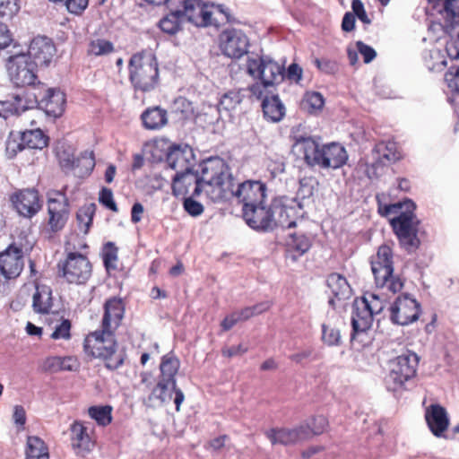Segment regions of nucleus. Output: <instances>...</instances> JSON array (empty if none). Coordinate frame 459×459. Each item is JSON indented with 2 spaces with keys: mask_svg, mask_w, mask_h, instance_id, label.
Returning <instances> with one entry per match:
<instances>
[{
  "mask_svg": "<svg viewBox=\"0 0 459 459\" xmlns=\"http://www.w3.org/2000/svg\"><path fill=\"white\" fill-rule=\"evenodd\" d=\"M70 435L71 445L77 455H84L94 447L95 442L82 421L75 420L70 426Z\"/></svg>",
  "mask_w": 459,
  "mask_h": 459,
  "instance_id": "a878e982",
  "label": "nucleus"
},
{
  "mask_svg": "<svg viewBox=\"0 0 459 459\" xmlns=\"http://www.w3.org/2000/svg\"><path fill=\"white\" fill-rule=\"evenodd\" d=\"M25 459H49L48 447L46 443L36 436L27 438Z\"/></svg>",
  "mask_w": 459,
  "mask_h": 459,
  "instance_id": "f704fd0d",
  "label": "nucleus"
},
{
  "mask_svg": "<svg viewBox=\"0 0 459 459\" xmlns=\"http://www.w3.org/2000/svg\"><path fill=\"white\" fill-rule=\"evenodd\" d=\"M390 320L398 325H408L418 320L420 304L408 294L398 296L389 307Z\"/></svg>",
  "mask_w": 459,
  "mask_h": 459,
  "instance_id": "ddd939ff",
  "label": "nucleus"
},
{
  "mask_svg": "<svg viewBox=\"0 0 459 459\" xmlns=\"http://www.w3.org/2000/svg\"><path fill=\"white\" fill-rule=\"evenodd\" d=\"M13 42V36L7 25L0 22V50L8 48Z\"/></svg>",
  "mask_w": 459,
  "mask_h": 459,
  "instance_id": "680f3d73",
  "label": "nucleus"
},
{
  "mask_svg": "<svg viewBox=\"0 0 459 459\" xmlns=\"http://www.w3.org/2000/svg\"><path fill=\"white\" fill-rule=\"evenodd\" d=\"M89 416L99 426L106 427L112 421V407L110 405H93L88 409Z\"/></svg>",
  "mask_w": 459,
  "mask_h": 459,
  "instance_id": "a19ab883",
  "label": "nucleus"
},
{
  "mask_svg": "<svg viewBox=\"0 0 459 459\" xmlns=\"http://www.w3.org/2000/svg\"><path fill=\"white\" fill-rule=\"evenodd\" d=\"M273 211V203L266 205L264 201L262 204L242 208V214L246 223L253 230L269 231L275 228Z\"/></svg>",
  "mask_w": 459,
  "mask_h": 459,
  "instance_id": "2eb2a0df",
  "label": "nucleus"
},
{
  "mask_svg": "<svg viewBox=\"0 0 459 459\" xmlns=\"http://www.w3.org/2000/svg\"><path fill=\"white\" fill-rule=\"evenodd\" d=\"M194 196L189 195L184 198V209L191 216L196 217L204 212V206L201 203L193 199Z\"/></svg>",
  "mask_w": 459,
  "mask_h": 459,
  "instance_id": "4d7b16f0",
  "label": "nucleus"
},
{
  "mask_svg": "<svg viewBox=\"0 0 459 459\" xmlns=\"http://www.w3.org/2000/svg\"><path fill=\"white\" fill-rule=\"evenodd\" d=\"M322 341L328 346L342 344L341 332L337 325L327 323L322 325Z\"/></svg>",
  "mask_w": 459,
  "mask_h": 459,
  "instance_id": "79ce46f5",
  "label": "nucleus"
},
{
  "mask_svg": "<svg viewBox=\"0 0 459 459\" xmlns=\"http://www.w3.org/2000/svg\"><path fill=\"white\" fill-rule=\"evenodd\" d=\"M114 51V45L105 39H95L89 42L87 53L89 56H104Z\"/></svg>",
  "mask_w": 459,
  "mask_h": 459,
  "instance_id": "37998d69",
  "label": "nucleus"
},
{
  "mask_svg": "<svg viewBox=\"0 0 459 459\" xmlns=\"http://www.w3.org/2000/svg\"><path fill=\"white\" fill-rule=\"evenodd\" d=\"M360 301H365L368 305L367 308H368L369 312H372L373 316L379 314L384 308L383 301L373 293L366 294L360 299Z\"/></svg>",
  "mask_w": 459,
  "mask_h": 459,
  "instance_id": "864d4df0",
  "label": "nucleus"
},
{
  "mask_svg": "<svg viewBox=\"0 0 459 459\" xmlns=\"http://www.w3.org/2000/svg\"><path fill=\"white\" fill-rule=\"evenodd\" d=\"M312 242L309 237L301 232L289 234L285 247L286 253L292 261H297L305 255L311 247Z\"/></svg>",
  "mask_w": 459,
  "mask_h": 459,
  "instance_id": "7c9ffc66",
  "label": "nucleus"
},
{
  "mask_svg": "<svg viewBox=\"0 0 459 459\" xmlns=\"http://www.w3.org/2000/svg\"><path fill=\"white\" fill-rule=\"evenodd\" d=\"M129 80L135 91L150 92L159 84V65L156 56L147 51L134 54L128 64Z\"/></svg>",
  "mask_w": 459,
  "mask_h": 459,
  "instance_id": "39448f33",
  "label": "nucleus"
},
{
  "mask_svg": "<svg viewBox=\"0 0 459 459\" xmlns=\"http://www.w3.org/2000/svg\"><path fill=\"white\" fill-rule=\"evenodd\" d=\"M24 266L22 248L11 245L0 254V271L7 279L18 277Z\"/></svg>",
  "mask_w": 459,
  "mask_h": 459,
  "instance_id": "4be33fe9",
  "label": "nucleus"
},
{
  "mask_svg": "<svg viewBox=\"0 0 459 459\" xmlns=\"http://www.w3.org/2000/svg\"><path fill=\"white\" fill-rule=\"evenodd\" d=\"M367 306L365 301H360V299H356L354 301L351 316V341L355 339L356 335L366 333L372 325L374 316L372 312H369L368 308H367Z\"/></svg>",
  "mask_w": 459,
  "mask_h": 459,
  "instance_id": "393cba45",
  "label": "nucleus"
},
{
  "mask_svg": "<svg viewBox=\"0 0 459 459\" xmlns=\"http://www.w3.org/2000/svg\"><path fill=\"white\" fill-rule=\"evenodd\" d=\"M309 429L307 440L311 439L314 436H319L325 433L329 428L328 419L323 415L314 416L311 419V424H304Z\"/></svg>",
  "mask_w": 459,
  "mask_h": 459,
  "instance_id": "a18cd8bd",
  "label": "nucleus"
},
{
  "mask_svg": "<svg viewBox=\"0 0 459 459\" xmlns=\"http://www.w3.org/2000/svg\"><path fill=\"white\" fill-rule=\"evenodd\" d=\"M166 160L169 166L177 172L191 169L195 163L193 150L187 144L171 145L169 148Z\"/></svg>",
  "mask_w": 459,
  "mask_h": 459,
  "instance_id": "b1692460",
  "label": "nucleus"
},
{
  "mask_svg": "<svg viewBox=\"0 0 459 459\" xmlns=\"http://www.w3.org/2000/svg\"><path fill=\"white\" fill-rule=\"evenodd\" d=\"M308 433V428L304 424H299L292 428H272L266 430L264 435L273 446L281 445L289 446L307 441Z\"/></svg>",
  "mask_w": 459,
  "mask_h": 459,
  "instance_id": "f3484780",
  "label": "nucleus"
},
{
  "mask_svg": "<svg viewBox=\"0 0 459 459\" xmlns=\"http://www.w3.org/2000/svg\"><path fill=\"white\" fill-rule=\"evenodd\" d=\"M71 328V321L61 317L59 324L55 326L53 333L50 334V338L53 340H70L72 336Z\"/></svg>",
  "mask_w": 459,
  "mask_h": 459,
  "instance_id": "09e8293b",
  "label": "nucleus"
},
{
  "mask_svg": "<svg viewBox=\"0 0 459 459\" xmlns=\"http://www.w3.org/2000/svg\"><path fill=\"white\" fill-rule=\"evenodd\" d=\"M273 218L275 227L291 229L296 227L297 222L294 219L296 210L293 207L284 205L279 202L273 203Z\"/></svg>",
  "mask_w": 459,
  "mask_h": 459,
  "instance_id": "72a5a7b5",
  "label": "nucleus"
},
{
  "mask_svg": "<svg viewBox=\"0 0 459 459\" xmlns=\"http://www.w3.org/2000/svg\"><path fill=\"white\" fill-rule=\"evenodd\" d=\"M25 149L22 134L11 133L6 140L5 153L8 158L12 159L17 155L18 152Z\"/></svg>",
  "mask_w": 459,
  "mask_h": 459,
  "instance_id": "de8ad7c7",
  "label": "nucleus"
},
{
  "mask_svg": "<svg viewBox=\"0 0 459 459\" xmlns=\"http://www.w3.org/2000/svg\"><path fill=\"white\" fill-rule=\"evenodd\" d=\"M56 48L53 40L46 36H37L30 43L27 56L37 63L38 66H48L52 62Z\"/></svg>",
  "mask_w": 459,
  "mask_h": 459,
  "instance_id": "aec40b11",
  "label": "nucleus"
},
{
  "mask_svg": "<svg viewBox=\"0 0 459 459\" xmlns=\"http://www.w3.org/2000/svg\"><path fill=\"white\" fill-rule=\"evenodd\" d=\"M394 253L388 245L378 247L375 256L371 259V270L375 283L377 288L386 289L395 294L400 292L404 286V280L397 274H394Z\"/></svg>",
  "mask_w": 459,
  "mask_h": 459,
  "instance_id": "423d86ee",
  "label": "nucleus"
},
{
  "mask_svg": "<svg viewBox=\"0 0 459 459\" xmlns=\"http://www.w3.org/2000/svg\"><path fill=\"white\" fill-rule=\"evenodd\" d=\"M302 68L298 64H291L287 70V76L290 80L299 82L302 78Z\"/></svg>",
  "mask_w": 459,
  "mask_h": 459,
  "instance_id": "774afa93",
  "label": "nucleus"
},
{
  "mask_svg": "<svg viewBox=\"0 0 459 459\" xmlns=\"http://www.w3.org/2000/svg\"><path fill=\"white\" fill-rule=\"evenodd\" d=\"M355 15L351 12H347L342 18V30L346 32L353 30L355 28Z\"/></svg>",
  "mask_w": 459,
  "mask_h": 459,
  "instance_id": "69168bd1",
  "label": "nucleus"
},
{
  "mask_svg": "<svg viewBox=\"0 0 459 459\" xmlns=\"http://www.w3.org/2000/svg\"><path fill=\"white\" fill-rule=\"evenodd\" d=\"M295 146L309 167L336 169L342 167L348 160L345 148L338 143L320 146L311 137H300L296 141Z\"/></svg>",
  "mask_w": 459,
  "mask_h": 459,
  "instance_id": "7ed1b4c3",
  "label": "nucleus"
},
{
  "mask_svg": "<svg viewBox=\"0 0 459 459\" xmlns=\"http://www.w3.org/2000/svg\"><path fill=\"white\" fill-rule=\"evenodd\" d=\"M53 307L52 290L49 286L35 283L32 308L38 314H49Z\"/></svg>",
  "mask_w": 459,
  "mask_h": 459,
  "instance_id": "2f4dec72",
  "label": "nucleus"
},
{
  "mask_svg": "<svg viewBox=\"0 0 459 459\" xmlns=\"http://www.w3.org/2000/svg\"><path fill=\"white\" fill-rule=\"evenodd\" d=\"M314 64L320 72L327 74H333L338 71L337 62L331 59L316 58Z\"/></svg>",
  "mask_w": 459,
  "mask_h": 459,
  "instance_id": "6e6d98bb",
  "label": "nucleus"
},
{
  "mask_svg": "<svg viewBox=\"0 0 459 459\" xmlns=\"http://www.w3.org/2000/svg\"><path fill=\"white\" fill-rule=\"evenodd\" d=\"M204 180L207 183L206 195L214 203L236 197L243 208L262 204L266 197V185L259 180H246L234 190V178L223 159L212 157L204 166Z\"/></svg>",
  "mask_w": 459,
  "mask_h": 459,
  "instance_id": "f257e3e1",
  "label": "nucleus"
},
{
  "mask_svg": "<svg viewBox=\"0 0 459 459\" xmlns=\"http://www.w3.org/2000/svg\"><path fill=\"white\" fill-rule=\"evenodd\" d=\"M141 121L144 129L151 131L160 130L168 125V112L160 106L147 108L141 114Z\"/></svg>",
  "mask_w": 459,
  "mask_h": 459,
  "instance_id": "c756f323",
  "label": "nucleus"
},
{
  "mask_svg": "<svg viewBox=\"0 0 459 459\" xmlns=\"http://www.w3.org/2000/svg\"><path fill=\"white\" fill-rule=\"evenodd\" d=\"M203 166H204V163H203ZM206 186L207 183L204 180V167H202V177H199L198 173L193 169L177 172L172 181V191L175 196H197L203 188L206 193Z\"/></svg>",
  "mask_w": 459,
  "mask_h": 459,
  "instance_id": "4468645a",
  "label": "nucleus"
},
{
  "mask_svg": "<svg viewBox=\"0 0 459 459\" xmlns=\"http://www.w3.org/2000/svg\"><path fill=\"white\" fill-rule=\"evenodd\" d=\"M99 202L113 212H118V207L114 200L113 192L110 188L102 187L99 195Z\"/></svg>",
  "mask_w": 459,
  "mask_h": 459,
  "instance_id": "603ef678",
  "label": "nucleus"
},
{
  "mask_svg": "<svg viewBox=\"0 0 459 459\" xmlns=\"http://www.w3.org/2000/svg\"><path fill=\"white\" fill-rule=\"evenodd\" d=\"M96 211L97 205L94 203L85 204L78 209L76 212L77 224L79 230L84 234L90 231Z\"/></svg>",
  "mask_w": 459,
  "mask_h": 459,
  "instance_id": "4c0bfd02",
  "label": "nucleus"
},
{
  "mask_svg": "<svg viewBox=\"0 0 459 459\" xmlns=\"http://www.w3.org/2000/svg\"><path fill=\"white\" fill-rule=\"evenodd\" d=\"M58 275L68 284L86 285L93 274V264L87 254L65 247V257L57 263Z\"/></svg>",
  "mask_w": 459,
  "mask_h": 459,
  "instance_id": "6e6552de",
  "label": "nucleus"
},
{
  "mask_svg": "<svg viewBox=\"0 0 459 459\" xmlns=\"http://www.w3.org/2000/svg\"><path fill=\"white\" fill-rule=\"evenodd\" d=\"M126 311L125 302L121 298L111 297L103 304V315L100 329L116 333L122 324Z\"/></svg>",
  "mask_w": 459,
  "mask_h": 459,
  "instance_id": "6ab92c4d",
  "label": "nucleus"
},
{
  "mask_svg": "<svg viewBox=\"0 0 459 459\" xmlns=\"http://www.w3.org/2000/svg\"><path fill=\"white\" fill-rule=\"evenodd\" d=\"M25 148L43 149L48 145V137L40 129L28 130L22 134Z\"/></svg>",
  "mask_w": 459,
  "mask_h": 459,
  "instance_id": "ea45409f",
  "label": "nucleus"
},
{
  "mask_svg": "<svg viewBox=\"0 0 459 459\" xmlns=\"http://www.w3.org/2000/svg\"><path fill=\"white\" fill-rule=\"evenodd\" d=\"M19 9L17 0H0V18H12Z\"/></svg>",
  "mask_w": 459,
  "mask_h": 459,
  "instance_id": "5fc2aeb1",
  "label": "nucleus"
},
{
  "mask_svg": "<svg viewBox=\"0 0 459 459\" xmlns=\"http://www.w3.org/2000/svg\"><path fill=\"white\" fill-rule=\"evenodd\" d=\"M47 225L49 230L56 233L65 229L71 213L69 199L63 190H50L47 193Z\"/></svg>",
  "mask_w": 459,
  "mask_h": 459,
  "instance_id": "9d476101",
  "label": "nucleus"
},
{
  "mask_svg": "<svg viewBox=\"0 0 459 459\" xmlns=\"http://www.w3.org/2000/svg\"><path fill=\"white\" fill-rule=\"evenodd\" d=\"M11 201L16 211L27 218L37 214L42 207L39 192L35 189L21 190L12 195Z\"/></svg>",
  "mask_w": 459,
  "mask_h": 459,
  "instance_id": "412c9836",
  "label": "nucleus"
},
{
  "mask_svg": "<svg viewBox=\"0 0 459 459\" xmlns=\"http://www.w3.org/2000/svg\"><path fill=\"white\" fill-rule=\"evenodd\" d=\"M100 256L108 275L117 277L125 273V268L118 257V247L114 242L108 241L102 247Z\"/></svg>",
  "mask_w": 459,
  "mask_h": 459,
  "instance_id": "bb28decb",
  "label": "nucleus"
},
{
  "mask_svg": "<svg viewBox=\"0 0 459 459\" xmlns=\"http://www.w3.org/2000/svg\"><path fill=\"white\" fill-rule=\"evenodd\" d=\"M175 394L174 403L176 411H180V406L185 400L184 393L177 387V381H169L167 379L158 378L155 386L147 398L148 404L152 406L155 402L160 404L170 403L172 395Z\"/></svg>",
  "mask_w": 459,
  "mask_h": 459,
  "instance_id": "a211bd4d",
  "label": "nucleus"
},
{
  "mask_svg": "<svg viewBox=\"0 0 459 459\" xmlns=\"http://www.w3.org/2000/svg\"><path fill=\"white\" fill-rule=\"evenodd\" d=\"M60 356H52L47 358L43 362V369L48 372L60 371Z\"/></svg>",
  "mask_w": 459,
  "mask_h": 459,
  "instance_id": "0e129e2a",
  "label": "nucleus"
},
{
  "mask_svg": "<svg viewBox=\"0 0 459 459\" xmlns=\"http://www.w3.org/2000/svg\"><path fill=\"white\" fill-rule=\"evenodd\" d=\"M242 96L239 91H230L225 93L219 103L221 110L232 111L241 103Z\"/></svg>",
  "mask_w": 459,
  "mask_h": 459,
  "instance_id": "49530a36",
  "label": "nucleus"
},
{
  "mask_svg": "<svg viewBox=\"0 0 459 459\" xmlns=\"http://www.w3.org/2000/svg\"><path fill=\"white\" fill-rule=\"evenodd\" d=\"M183 12L180 10L173 11L162 17L158 26L169 35H175L182 30Z\"/></svg>",
  "mask_w": 459,
  "mask_h": 459,
  "instance_id": "e433bc0d",
  "label": "nucleus"
},
{
  "mask_svg": "<svg viewBox=\"0 0 459 459\" xmlns=\"http://www.w3.org/2000/svg\"><path fill=\"white\" fill-rule=\"evenodd\" d=\"M325 105V100L321 93L317 91L307 92L302 100V106L309 113L321 110Z\"/></svg>",
  "mask_w": 459,
  "mask_h": 459,
  "instance_id": "c03bdc74",
  "label": "nucleus"
},
{
  "mask_svg": "<svg viewBox=\"0 0 459 459\" xmlns=\"http://www.w3.org/2000/svg\"><path fill=\"white\" fill-rule=\"evenodd\" d=\"M183 4V17L197 27L215 26L229 22L230 13L222 5L206 4L203 0H178Z\"/></svg>",
  "mask_w": 459,
  "mask_h": 459,
  "instance_id": "0eeeda50",
  "label": "nucleus"
},
{
  "mask_svg": "<svg viewBox=\"0 0 459 459\" xmlns=\"http://www.w3.org/2000/svg\"><path fill=\"white\" fill-rule=\"evenodd\" d=\"M351 9L355 18L357 17L364 24L369 25L371 23L361 0H352Z\"/></svg>",
  "mask_w": 459,
  "mask_h": 459,
  "instance_id": "13d9d810",
  "label": "nucleus"
},
{
  "mask_svg": "<svg viewBox=\"0 0 459 459\" xmlns=\"http://www.w3.org/2000/svg\"><path fill=\"white\" fill-rule=\"evenodd\" d=\"M444 80L450 92L459 94V66H451Z\"/></svg>",
  "mask_w": 459,
  "mask_h": 459,
  "instance_id": "3c124183",
  "label": "nucleus"
},
{
  "mask_svg": "<svg viewBox=\"0 0 459 459\" xmlns=\"http://www.w3.org/2000/svg\"><path fill=\"white\" fill-rule=\"evenodd\" d=\"M60 371H75L78 368V361L72 356L60 357Z\"/></svg>",
  "mask_w": 459,
  "mask_h": 459,
  "instance_id": "e2e57ef3",
  "label": "nucleus"
},
{
  "mask_svg": "<svg viewBox=\"0 0 459 459\" xmlns=\"http://www.w3.org/2000/svg\"><path fill=\"white\" fill-rule=\"evenodd\" d=\"M83 351L91 359L103 361L109 370H116L125 363L126 353L119 350L116 333L97 329L83 340Z\"/></svg>",
  "mask_w": 459,
  "mask_h": 459,
  "instance_id": "20e7f679",
  "label": "nucleus"
},
{
  "mask_svg": "<svg viewBox=\"0 0 459 459\" xmlns=\"http://www.w3.org/2000/svg\"><path fill=\"white\" fill-rule=\"evenodd\" d=\"M419 357L416 353L407 351L397 356L390 362V371L387 376L388 389L397 391L405 388V384L417 375Z\"/></svg>",
  "mask_w": 459,
  "mask_h": 459,
  "instance_id": "1a4fd4ad",
  "label": "nucleus"
},
{
  "mask_svg": "<svg viewBox=\"0 0 459 459\" xmlns=\"http://www.w3.org/2000/svg\"><path fill=\"white\" fill-rule=\"evenodd\" d=\"M377 212L382 217H389V224L396 236L399 244L407 252L417 250L420 245L418 237L420 221L415 214L416 204L411 200H405L390 204H385L381 202L379 196H377Z\"/></svg>",
  "mask_w": 459,
  "mask_h": 459,
  "instance_id": "f03ea898",
  "label": "nucleus"
},
{
  "mask_svg": "<svg viewBox=\"0 0 459 459\" xmlns=\"http://www.w3.org/2000/svg\"><path fill=\"white\" fill-rule=\"evenodd\" d=\"M249 40L247 35L235 28L227 29L220 35V48L228 57L238 59L247 54Z\"/></svg>",
  "mask_w": 459,
  "mask_h": 459,
  "instance_id": "dca6fc26",
  "label": "nucleus"
},
{
  "mask_svg": "<svg viewBox=\"0 0 459 459\" xmlns=\"http://www.w3.org/2000/svg\"><path fill=\"white\" fill-rule=\"evenodd\" d=\"M262 109L264 118L273 123L281 121L285 115V107L277 95L265 96Z\"/></svg>",
  "mask_w": 459,
  "mask_h": 459,
  "instance_id": "473e14b6",
  "label": "nucleus"
},
{
  "mask_svg": "<svg viewBox=\"0 0 459 459\" xmlns=\"http://www.w3.org/2000/svg\"><path fill=\"white\" fill-rule=\"evenodd\" d=\"M54 4H62L66 10L75 15H81L89 5V0H48Z\"/></svg>",
  "mask_w": 459,
  "mask_h": 459,
  "instance_id": "8fccbe9b",
  "label": "nucleus"
},
{
  "mask_svg": "<svg viewBox=\"0 0 459 459\" xmlns=\"http://www.w3.org/2000/svg\"><path fill=\"white\" fill-rule=\"evenodd\" d=\"M425 420L431 433L437 437H444L450 425L446 408L438 403L430 404L426 408Z\"/></svg>",
  "mask_w": 459,
  "mask_h": 459,
  "instance_id": "5701e85b",
  "label": "nucleus"
},
{
  "mask_svg": "<svg viewBox=\"0 0 459 459\" xmlns=\"http://www.w3.org/2000/svg\"><path fill=\"white\" fill-rule=\"evenodd\" d=\"M180 367L179 359L171 355H164L160 365V374L158 378L167 379L169 381H177L176 376Z\"/></svg>",
  "mask_w": 459,
  "mask_h": 459,
  "instance_id": "58836bf2",
  "label": "nucleus"
},
{
  "mask_svg": "<svg viewBox=\"0 0 459 459\" xmlns=\"http://www.w3.org/2000/svg\"><path fill=\"white\" fill-rule=\"evenodd\" d=\"M248 351V347L240 343L236 346H223L221 350V355L230 359L235 356H242Z\"/></svg>",
  "mask_w": 459,
  "mask_h": 459,
  "instance_id": "052dcab7",
  "label": "nucleus"
},
{
  "mask_svg": "<svg viewBox=\"0 0 459 459\" xmlns=\"http://www.w3.org/2000/svg\"><path fill=\"white\" fill-rule=\"evenodd\" d=\"M356 48L358 52L363 56V61L366 64L370 63L377 56L375 49L362 41H357Z\"/></svg>",
  "mask_w": 459,
  "mask_h": 459,
  "instance_id": "bf43d9fd",
  "label": "nucleus"
},
{
  "mask_svg": "<svg viewBox=\"0 0 459 459\" xmlns=\"http://www.w3.org/2000/svg\"><path fill=\"white\" fill-rule=\"evenodd\" d=\"M326 285L333 296L329 299V304L333 307H335V299H347L351 294V288L347 279L338 273H332L327 276Z\"/></svg>",
  "mask_w": 459,
  "mask_h": 459,
  "instance_id": "c85d7f7f",
  "label": "nucleus"
},
{
  "mask_svg": "<svg viewBox=\"0 0 459 459\" xmlns=\"http://www.w3.org/2000/svg\"><path fill=\"white\" fill-rule=\"evenodd\" d=\"M6 69L16 87L34 85L38 79V65L25 53L11 56L6 60Z\"/></svg>",
  "mask_w": 459,
  "mask_h": 459,
  "instance_id": "9b49d317",
  "label": "nucleus"
},
{
  "mask_svg": "<svg viewBox=\"0 0 459 459\" xmlns=\"http://www.w3.org/2000/svg\"><path fill=\"white\" fill-rule=\"evenodd\" d=\"M455 35H456L457 39L447 43V45H446L447 54L453 59L459 58V30H457V32H455Z\"/></svg>",
  "mask_w": 459,
  "mask_h": 459,
  "instance_id": "338daca9",
  "label": "nucleus"
},
{
  "mask_svg": "<svg viewBox=\"0 0 459 459\" xmlns=\"http://www.w3.org/2000/svg\"><path fill=\"white\" fill-rule=\"evenodd\" d=\"M374 150L378 154V161L383 164L395 162L402 157L394 142H380L376 144Z\"/></svg>",
  "mask_w": 459,
  "mask_h": 459,
  "instance_id": "c9c22d12",
  "label": "nucleus"
},
{
  "mask_svg": "<svg viewBox=\"0 0 459 459\" xmlns=\"http://www.w3.org/2000/svg\"><path fill=\"white\" fill-rule=\"evenodd\" d=\"M40 104L48 115L58 117L65 111V95L59 89L48 88L40 100Z\"/></svg>",
  "mask_w": 459,
  "mask_h": 459,
  "instance_id": "cd10ccee",
  "label": "nucleus"
},
{
  "mask_svg": "<svg viewBox=\"0 0 459 459\" xmlns=\"http://www.w3.org/2000/svg\"><path fill=\"white\" fill-rule=\"evenodd\" d=\"M247 69L251 76L271 86L281 82L284 76V67L268 57L249 58Z\"/></svg>",
  "mask_w": 459,
  "mask_h": 459,
  "instance_id": "f8f14e48",
  "label": "nucleus"
}]
</instances>
